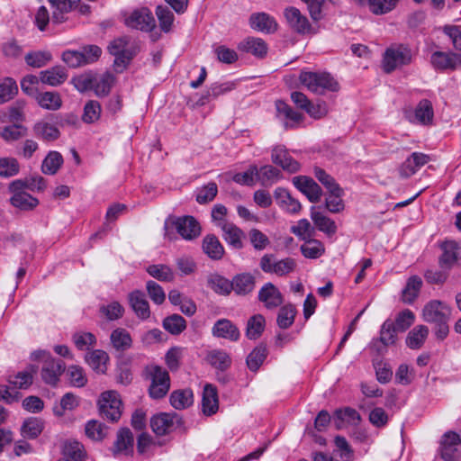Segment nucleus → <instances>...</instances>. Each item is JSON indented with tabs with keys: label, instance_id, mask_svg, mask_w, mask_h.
I'll return each mask as SVG.
<instances>
[{
	"label": "nucleus",
	"instance_id": "13d9d810",
	"mask_svg": "<svg viewBox=\"0 0 461 461\" xmlns=\"http://www.w3.org/2000/svg\"><path fill=\"white\" fill-rule=\"evenodd\" d=\"M63 454L68 461H82L84 458V448L77 441H68L63 447Z\"/></svg>",
	"mask_w": 461,
	"mask_h": 461
},
{
	"label": "nucleus",
	"instance_id": "864d4df0",
	"mask_svg": "<svg viewBox=\"0 0 461 461\" xmlns=\"http://www.w3.org/2000/svg\"><path fill=\"white\" fill-rule=\"evenodd\" d=\"M18 93L16 82L11 77H5L0 82V104L9 102Z\"/></svg>",
	"mask_w": 461,
	"mask_h": 461
},
{
	"label": "nucleus",
	"instance_id": "412c9836",
	"mask_svg": "<svg viewBox=\"0 0 461 461\" xmlns=\"http://www.w3.org/2000/svg\"><path fill=\"white\" fill-rule=\"evenodd\" d=\"M250 27L265 33H273L277 30L276 20L266 13L252 14L249 17Z\"/></svg>",
	"mask_w": 461,
	"mask_h": 461
},
{
	"label": "nucleus",
	"instance_id": "4468645a",
	"mask_svg": "<svg viewBox=\"0 0 461 461\" xmlns=\"http://www.w3.org/2000/svg\"><path fill=\"white\" fill-rule=\"evenodd\" d=\"M293 183L312 203L320 201L322 191L320 185L311 177L305 176H294Z\"/></svg>",
	"mask_w": 461,
	"mask_h": 461
},
{
	"label": "nucleus",
	"instance_id": "bf43d9fd",
	"mask_svg": "<svg viewBox=\"0 0 461 461\" xmlns=\"http://www.w3.org/2000/svg\"><path fill=\"white\" fill-rule=\"evenodd\" d=\"M40 81V77L26 75L21 80V89L28 96L35 98L39 94L38 86Z\"/></svg>",
	"mask_w": 461,
	"mask_h": 461
},
{
	"label": "nucleus",
	"instance_id": "49530a36",
	"mask_svg": "<svg viewBox=\"0 0 461 461\" xmlns=\"http://www.w3.org/2000/svg\"><path fill=\"white\" fill-rule=\"evenodd\" d=\"M296 309L295 307L291 304L287 303L285 305L281 306V308L278 311L276 322L280 329H288L294 321V318L296 315Z\"/></svg>",
	"mask_w": 461,
	"mask_h": 461
},
{
	"label": "nucleus",
	"instance_id": "338daca9",
	"mask_svg": "<svg viewBox=\"0 0 461 461\" xmlns=\"http://www.w3.org/2000/svg\"><path fill=\"white\" fill-rule=\"evenodd\" d=\"M315 177L328 189L330 194H338L340 187L336 183L335 179L327 174L323 169L316 167L314 169Z\"/></svg>",
	"mask_w": 461,
	"mask_h": 461
},
{
	"label": "nucleus",
	"instance_id": "dca6fc26",
	"mask_svg": "<svg viewBox=\"0 0 461 461\" xmlns=\"http://www.w3.org/2000/svg\"><path fill=\"white\" fill-rule=\"evenodd\" d=\"M443 253L439 258V265L444 268H451L461 263V246L456 241H446L442 245Z\"/></svg>",
	"mask_w": 461,
	"mask_h": 461
},
{
	"label": "nucleus",
	"instance_id": "9b49d317",
	"mask_svg": "<svg viewBox=\"0 0 461 461\" xmlns=\"http://www.w3.org/2000/svg\"><path fill=\"white\" fill-rule=\"evenodd\" d=\"M258 300L267 310H275L282 306L285 298L281 291L273 283L267 282L259 289Z\"/></svg>",
	"mask_w": 461,
	"mask_h": 461
},
{
	"label": "nucleus",
	"instance_id": "7c9ffc66",
	"mask_svg": "<svg viewBox=\"0 0 461 461\" xmlns=\"http://www.w3.org/2000/svg\"><path fill=\"white\" fill-rule=\"evenodd\" d=\"M34 99L36 100L39 106L45 110L57 111L62 106V99L58 92H39Z\"/></svg>",
	"mask_w": 461,
	"mask_h": 461
},
{
	"label": "nucleus",
	"instance_id": "8fccbe9b",
	"mask_svg": "<svg viewBox=\"0 0 461 461\" xmlns=\"http://www.w3.org/2000/svg\"><path fill=\"white\" fill-rule=\"evenodd\" d=\"M146 270L149 275L161 282H172L175 278L173 269L167 265H150Z\"/></svg>",
	"mask_w": 461,
	"mask_h": 461
},
{
	"label": "nucleus",
	"instance_id": "ddd939ff",
	"mask_svg": "<svg viewBox=\"0 0 461 461\" xmlns=\"http://www.w3.org/2000/svg\"><path fill=\"white\" fill-rule=\"evenodd\" d=\"M173 224L185 240H192L201 234V226L193 216L178 217L173 221Z\"/></svg>",
	"mask_w": 461,
	"mask_h": 461
},
{
	"label": "nucleus",
	"instance_id": "a211bd4d",
	"mask_svg": "<svg viewBox=\"0 0 461 461\" xmlns=\"http://www.w3.org/2000/svg\"><path fill=\"white\" fill-rule=\"evenodd\" d=\"M212 333L216 338L237 341L240 337L238 327L228 319L218 320L212 329Z\"/></svg>",
	"mask_w": 461,
	"mask_h": 461
},
{
	"label": "nucleus",
	"instance_id": "4be33fe9",
	"mask_svg": "<svg viewBox=\"0 0 461 461\" xmlns=\"http://www.w3.org/2000/svg\"><path fill=\"white\" fill-rule=\"evenodd\" d=\"M274 198L278 206L289 213H297L302 208L299 201L292 197L285 188H276L274 192Z\"/></svg>",
	"mask_w": 461,
	"mask_h": 461
},
{
	"label": "nucleus",
	"instance_id": "c85d7f7f",
	"mask_svg": "<svg viewBox=\"0 0 461 461\" xmlns=\"http://www.w3.org/2000/svg\"><path fill=\"white\" fill-rule=\"evenodd\" d=\"M276 108L277 114L279 116H282L285 122V125L286 128H293L299 124L303 119V116L302 113L294 111L291 106H289L286 103L281 100H277L276 102Z\"/></svg>",
	"mask_w": 461,
	"mask_h": 461
},
{
	"label": "nucleus",
	"instance_id": "6e6d98bb",
	"mask_svg": "<svg viewBox=\"0 0 461 461\" xmlns=\"http://www.w3.org/2000/svg\"><path fill=\"white\" fill-rule=\"evenodd\" d=\"M265 328V318L261 314L252 316L247 325L246 335L249 339H258Z\"/></svg>",
	"mask_w": 461,
	"mask_h": 461
},
{
	"label": "nucleus",
	"instance_id": "774afa93",
	"mask_svg": "<svg viewBox=\"0 0 461 461\" xmlns=\"http://www.w3.org/2000/svg\"><path fill=\"white\" fill-rule=\"evenodd\" d=\"M156 14L159 21L161 30L165 32H168L171 30L174 21V14L167 7L158 6Z\"/></svg>",
	"mask_w": 461,
	"mask_h": 461
},
{
	"label": "nucleus",
	"instance_id": "f8f14e48",
	"mask_svg": "<svg viewBox=\"0 0 461 461\" xmlns=\"http://www.w3.org/2000/svg\"><path fill=\"white\" fill-rule=\"evenodd\" d=\"M284 15L289 28L294 32L299 34H305L311 32L312 27L307 17L296 7H286L284 11Z\"/></svg>",
	"mask_w": 461,
	"mask_h": 461
},
{
	"label": "nucleus",
	"instance_id": "9d476101",
	"mask_svg": "<svg viewBox=\"0 0 461 461\" xmlns=\"http://www.w3.org/2000/svg\"><path fill=\"white\" fill-rule=\"evenodd\" d=\"M125 24L132 29L149 32L155 27V19L149 9L142 7L132 11L125 18Z\"/></svg>",
	"mask_w": 461,
	"mask_h": 461
},
{
	"label": "nucleus",
	"instance_id": "69168bd1",
	"mask_svg": "<svg viewBox=\"0 0 461 461\" xmlns=\"http://www.w3.org/2000/svg\"><path fill=\"white\" fill-rule=\"evenodd\" d=\"M414 320V313L411 310L405 309L398 313L393 324L398 331L403 332L412 325Z\"/></svg>",
	"mask_w": 461,
	"mask_h": 461
},
{
	"label": "nucleus",
	"instance_id": "4d7b16f0",
	"mask_svg": "<svg viewBox=\"0 0 461 461\" xmlns=\"http://www.w3.org/2000/svg\"><path fill=\"white\" fill-rule=\"evenodd\" d=\"M336 451L335 456L338 457V461H352L353 460V450L348 445L347 439L344 437L337 436L335 438Z\"/></svg>",
	"mask_w": 461,
	"mask_h": 461
},
{
	"label": "nucleus",
	"instance_id": "bb28decb",
	"mask_svg": "<svg viewBox=\"0 0 461 461\" xmlns=\"http://www.w3.org/2000/svg\"><path fill=\"white\" fill-rule=\"evenodd\" d=\"M238 49L258 58H264L267 53V43L262 39L255 37H249L240 41Z\"/></svg>",
	"mask_w": 461,
	"mask_h": 461
},
{
	"label": "nucleus",
	"instance_id": "680f3d73",
	"mask_svg": "<svg viewBox=\"0 0 461 461\" xmlns=\"http://www.w3.org/2000/svg\"><path fill=\"white\" fill-rule=\"evenodd\" d=\"M267 357L265 348H255L247 357V366L250 371H257Z\"/></svg>",
	"mask_w": 461,
	"mask_h": 461
},
{
	"label": "nucleus",
	"instance_id": "4c0bfd02",
	"mask_svg": "<svg viewBox=\"0 0 461 461\" xmlns=\"http://www.w3.org/2000/svg\"><path fill=\"white\" fill-rule=\"evenodd\" d=\"M52 60V55L49 50H32L24 56L25 63L33 68H41Z\"/></svg>",
	"mask_w": 461,
	"mask_h": 461
},
{
	"label": "nucleus",
	"instance_id": "393cba45",
	"mask_svg": "<svg viewBox=\"0 0 461 461\" xmlns=\"http://www.w3.org/2000/svg\"><path fill=\"white\" fill-rule=\"evenodd\" d=\"M130 304L136 315L146 320L150 315L149 302L145 294L140 290H135L129 294Z\"/></svg>",
	"mask_w": 461,
	"mask_h": 461
},
{
	"label": "nucleus",
	"instance_id": "79ce46f5",
	"mask_svg": "<svg viewBox=\"0 0 461 461\" xmlns=\"http://www.w3.org/2000/svg\"><path fill=\"white\" fill-rule=\"evenodd\" d=\"M208 286L216 294L229 295L232 291L231 281L222 276L214 274L208 277Z\"/></svg>",
	"mask_w": 461,
	"mask_h": 461
},
{
	"label": "nucleus",
	"instance_id": "6ab92c4d",
	"mask_svg": "<svg viewBox=\"0 0 461 461\" xmlns=\"http://www.w3.org/2000/svg\"><path fill=\"white\" fill-rule=\"evenodd\" d=\"M176 422H180L177 414L160 413L151 419L150 426L157 435L163 436L170 431Z\"/></svg>",
	"mask_w": 461,
	"mask_h": 461
},
{
	"label": "nucleus",
	"instance_id": "20e7f679",
	"mask_svg": "<svg viewBox=\"0 0 461 461\" xmlns=\"http://www.w3.org/2000/svg\"><path fill=\"white\" fill-rule=\"evenodd\" d=\"M412 59V52L407 46L398 44L389 47L383 58V68L386 73L409 65Z\"/></svg>",
	"mask_w": 461,
	"mask_h": 461
},
{
	"label": "nucleus",
	"instance_id": "f704fd0d",
	"mask_svg": "<svg viewBox=\"0 0 461 461\" xmlns=\"http://www.w3.org/2000/svg\"><path fill=\"white\" fill-rule=\"evenodd\" d=\"M430 62L436 69H455L456 66V55L443 51H435L430 57Z\"/></svg>",
	"mask_w": 461,
	"mask_h": 461
},
{
	"label": "nucleus",
	"instance_id": "aec40b11",
	"mask_svg": "<svg viewBox=\"0 0 461 461\" xmlns=\"http://www.w3.org/2000/svg\"><path fill=\"white\" fill-rule=\"evenodd\" d=\"M232 291L238 295H247L256 287V277L249 272L237 274L231 280Z\"/></svg>",
	"mask_w": 461,
	"mask_h": 461
},
{
	"label": "nucleus",
	"instance_id": "de8ad7c7",
	"mask_svg": "<svg viewBox=\"0 0 461 461\" xmlns=\"http://www.w3.org/2000/svg\"><path fill=\"white\" fill-rule=\"evenodd\" d=\"M304 241L300 249L305 258L314 259L323 255L325 249L320 240L311 238Z\"/></svg>",
	"mask_w": 461,
	"mask_h": 461
},
{
	"label": "nucleus",
	"instance_id": "0e129e2a",
	"mask_svg": "<svg viewBox=\"0 0 461 461\" xmlns=\"http://www.w3.org/2000/svg\"><path fill=\"white\" fill-rule=\"evenodd\" d=\"M396 331L398 330L395 329L393 321H385L381 327L380 341L385 346L393 345L396 339Z\"/></svg>",
	"mask_w": 461,
	"mask_h": 461
},
{
	"label": "nucleus",
	"instance_id": "f3484780",
	"mask_svg": "<svg viewBox=\"0 0 461 461\" xmlns=\"http://www.w3.org/2000/svg\"><path fill=\"white\" fill-rule=\"evenodd\" d=\"M271 158L273 163L289 173H295L300 169V164L290 156L283 146H276L272 149Z\"/></svg>",
	"mask_w": 461,
	"mask_h": 461
},
{
	"label": "nucleus",
	"instance_id": "58836bf2",
	"mask_svg": "<svg viewBox=\"0 0 461 461\" xmlns=\"http://www.w3.org/2000/svg\"><path fill=\"white\" fill-rule=\"evenodd\" d=\"M170 403L176 410H183L194 402V394L190 389L176 390L170 394Z\"/></svg>",
	"mask_w": 461,
	"mask_h": 461
},
{
	"label": "nucleus",
	"instance_id": "0eeeda50",
	"mask_svg": "<svg viewBox=\"0 0 461 461\" xmlns=\"http://www.w3.org/2000/svg\"><path fill=\"white\" fill-rule=\"evenodd\" d=\"M26 186L23 180H15L9 185V190L13 193L10 198L12 205L23 211L32 210L39 203L38 199L24 191Z\"/></svg>",
	"mask_w": 461,
	"mask_h": 461
},
{
	"label": "nucleus",
	"instance_id": "e2e57ef3",
	"mask_svg": "<svg viewBox=\"0 0 461 461\" xmlns=\"http://www.w3.org/2000/svg\"><path fill=\"white\" fill-rule=\"evenodd\" d=\"M20 166L14 158H0V176L11 177L18 174Z\"/></svg>",
	"mask_w": 461,
	"mask_h": 461
},
{
	"label": "nucleus",
	"instance_id": "5fc2aeb1",
	"mask_svg": "<svg viewBox=\"0 0 461 461\" xmlns=\"http://www.w3.org/2000/svg\"><path fill=\"white\" fill-rule=\"evenodd\" d=\"M164 329L173 335L180 334L186 328L185 320L178 314H172L163 321Z\"/></svg>",
	"mask_w": 461,
	"mask_h": 461
},
{
	"label": "nucleus",
	"instance_id": "c756f323",
	"mask_svg": "<svg viewBox=\"0 0 461 461\" xmlns=\"http://www.w3.org/2000/svg\"><path fill=\"white\" fill-rule=\"evenodd\" d=\"M311 219L316 228L328 236H332L337 232V225L335 221L325 216L322 212L317 211L315 206L311 208Z\"/></svg>",
	"mask_w": 461,
	"mask_h": 461
},
{
	"label": "nucleus",
	"instance_id": "7ed1b4c3",
	"mask_svg": "<svg viewBox=\"0 0 461 461\" xmlns=\"http://www.w3.org/2000/svg\"><path fill=\"white\" fill-rule=\"evenodd\" d=\"M111 55L114 56L113 67L115 71L122 72L131 59L139 52L136 43L131 42L129 37L123 36L114 39L108 46Z\"/></svg>",
	"mask_w": 461,
	"mask_h": 461
},
{
	"label": "nucleus",
	"instance_id": "c9c22d12",
	"mask_svg": "<svg viewBox=\"0 0 461 461\" xmlns=\"http://www.w3.org/2000/svg\"><path fill=\"white\" fill-rule=\"evenodd\" d=\"M203 250L212 259H221L224 254V249L218 238L214 235H206L203 240Z\"/></svg>",
	"mask_w": 461,
	"mask_h": 461
},
{
	"label": "nucleus",
	"instance_id": "6e6552de",
	"mask_svg": "<svg viewBox=\"0 0 461 461\" xmlns=\"http://www.w3.org/2000/svg\"><path fill=\"white\" fill-rule=\"evenodd\" d=\"M40 356L44 357V365L41 368L42 380L48 384L55 385L65 370V364L61 360L54 359L45 351L37 353L36 357Z\"/></svg>",
	"mask_w": 461,
	"mask_h": 461
},
{
	"label": "nucleus",
	"instance_id": "e433bc0d",
	"mask_svg": "<svg viewBox=\"0 0 461 461\" xmlns=\"http://www.w3.org/2000/svg\"><path fill=\"white\" fill-rule=\"evenodd\" d=\"M207 362L216 369L224 371L231 365V357L222 349H212L206 356Z\"/></svg>",
	"mask_w": 461,
	"mask_h": 461
},
{
	"label": "nucleus",
	"instance_id": "09e8293b",
	"mask_svg": "<svg viewBox=\"0 0 461 461\" xmlns=\"http://www.w3.org/2000/svg\"><path fill=\"white\" fill-rule=\"evenodd\" d=\"M34 133L44 140L52 141L59 137V131L55 126L46 122H39L33 127Z\"/></svg>",
	"mask_w": 461,
	"mask_h": 461
},
{
	"label": "nucleus",
	"instance_id": "5701e85b",
	"mask_svg": "<svg viewBox=\"0 0 461 461\" xmlns=\"http://www.w3.org/2000/svg\"><path fill=\"white\" fill-rule=\"evenodd\" d=\"M219 409V400L216 387L211 384H207L203 387L202 398V411L211 416L217 412Z\"/></svg>",
	"mask_w": 461,
	"mask_h": 461
},
{
	"label": "nucleus",
	"instance_id": "473e14b6",
	"mask_svg": "<svg viewBox=\"0 0 461 461\" xmlns=\"http://www.w3.org/2000/svg\"><path fill=\"white\" fill-rule=\"evenodd\" d=\"M111 344L117 351H126L132 346L131 334L122 328L113 330L110 336Z\"/></svg>",
	"mask_w": 461,
	"mask_h": 461
},
{
	"label": "nucleus",
	"instance_id": "a19ab883",
	"mask_svg": "<svg viewBox=\"0 0 461 461\" xmlns=\"http://www.w3.org/2000/svg\"><path fill=\"white\" fill-rule=\"evenodd\" d=\"M109 357L106 352L96 349L86 356L88 365L97 373L104 374L106 371V362Z\"/></svg>",
	"mask_w": 461,
	"mask_h": 461
},
{
	"label": "nucleus",
	"instance_id": "37998d69",
	"mask_svg": "<svg viewBox=\"0 0 461 461\" xmlns=\"http://www.w3.org/2000/svg\"><path fill=\"white\" fill-rule=\"evenodd\" d=\"M108 432V428L98 420H88L85 425L86 437L94 441H102Z\"/></svg>",
	"mask_w": 461,
	"mask_h": 461
},
{
	"label": "nucleus",
	"instance_id": "a18cd8bd",
	"mask_svg": "<svg viewBox=\"0 0 461 461\" xmlns=\"http://www.w3.org/2000/svg\"><path fill=\"white\" fill-rule=\"evenodd\" d=\"M434 117L432 104L427 99L421 100L415 109L416 120L423 124H431Z\"/></svg>",
	"mask_w": 461,
	"mask_h": 461
},
{
	"label": "nucleus",
	"instance_id": "2f4dec72",
	"mask_svg": "<svg viewBox=\"0 0 461 461\" xmlns=\"http://www.w3.org/2000/svg\"><path fill=\"white\" fill-rule=\"evenodd\" d=\"M422 280L418 276H411L406 283L405 287L402 291V301L404 303L411 304L419 296L422 287Z\"/></svg>",
	"mask_w": 461,
	"mask_h": 461
},
{
	"label": "nucleus",
	"instance_id": "603ef678",
	"mask_svg": "<svg viewBox=\"0 0 461 461\" xmlns=\"http://www.w3.org/2000/svg\"><path fill=\"white\" fill-rule=\"evenodd\" d=\"M63 164V158L58 151H50L44 158L41 170L46 175H54Z\"/></svg>",
	"mask_w": 461,
	"mask_h": 461
},
{
	"label": "nucleus",
	"instance_id": "cd10ccee",
	"mask_svg": "<svg viewBox=\"0 0 461 461\" xmlns=\"http://www.w3.org/2000/svg\"><path fill=\"white\" fill-rule=\"evenodd\" d=\"M459 443L460 438L456 433L448 431L444 434L440 447L442 458L446 461H453Z\"/></svg>",
	"mask_w": 461,
	"mask_h": 461
},
{
	"label": "nucleus",
	"instance_id": "ea45409f",
	"mask_svg": "<svg viewBox=\"0 0 461 461\" xmlns=\"http://www.w3.org/2000/svg\"><path fill=\"white\" fill-rule=\"evenodd\" d=\"M429 335V329L425 325L414 327L406 338V345L411 349H418L422 347Z\"/></svg>",
	"mask_w": 461,
	"mask_h": 461
},
{
	"label": "nucleus",
	"instance_id": "052dcab7",
	"mask_svg": "<svg viewBox=\"0 0 461 461\" xmlns=\"http://www.w3.org/2000/svg\"><path fill=\"white\" fill-rule=\"evenodd\" d=\"M291 231L303 240L311 239L315 233L314 228L307 219L298 221L297 224L291 228Z\"/></svg>",
	"mask_w": 461,
	"mask_h": 461
},
{
	"label": "nucleus",
	"instance_id": "c03bdc74",
	"mask_svg": "<svg viewBox=\"0 0 461 461\" xmlns=\"http://www.w3.org/2000/svg\"><path fill=\"white\" fill-rule=\"evenodd\" d=\"M114 83V77L110 73H104L99 77H94L93 90L97 96L107 95Z\"/></svg>",
	"mask_w": 461,
	"mask_h": 461
},
{
	"label": "nucleus",
	"instance_id": "423d86ee",
	"mask_svg": "<svg viewBox=\"0 0 461 461\" xmlns=\"http://www.w3.org/2000/svg\"><path fill=\"white\" fill-rule=\"evenodd\" d=\"M52 7V22L62 23L68 18L67 14L74 10H78L80 14H86L90 11L87 5L81 4L80 0H48Z\"/></svg>",
	"mask_w": 461,
	"mask_h": 461
},
{
	"label": "nucleus",
	"instance_id": "3c124183",
	"mask_svg": "<svg viewBox=\"0 0 461 461\" xmlns=\"http://www.w3.org/2000/svg\"><path fill=\"white\" fill-rule=\"evenodd\" d=\"M27 135V128L19 123L0 128V136L7 142L18 140Z\"/></svg>",
	"mask_w": 461,
	"mask_h": 461
},
{
	"label": "nucleus",
	"instance_id": "2eb2a0df",
	"mask_svg": "<svg viewBox=\"0 0 461 461\" xmlns=\"http://www.w3.org/2000/svg\"><path fill=\"white\" fill-rule=\"evenodd\" d=\"M430 161L429 156L421 152H413L401 165L399 173L402 177H410L414 175L421 167Z\"/></svg>",
	"mask_w": 461,
	"mask_h": 461
},
{
	"label": "nucleus",
	"instance_id": "b1692460",
	"mask_svg": "<svg viewBox=\"0 0 461 461\" xmlns=\"http://www.w3.org/2000/svg\"><path fill=\"white\" fill-rule=\"evenodd\" d=\"M68 78L65 68L54 66L49 69L40 72L41 82L50 86H58L63 84Z\"/></svg>",
	"mask_w": 461,
	"mask_h": 461
},
{
	"label": "nucleus",
	"instance_id": "72a5a7b5",
	"mask_svg": "<svg viewBox=\"0 0 461 461\" xmlns=\"http://www.w3.org/2000/svg\"><path fill=\"white\" fill-rule=\"evenodd\" d=\"M224 240L234 249L242 248L243 231L232 222H221Z\"/></svg>",
	"mask_w": 461,
	"mask_h": 461
},
{
	"label": "nucleus",
	"instance_id": "f03ea898",
	"mask_svg": "<svg viewBox=\"0 0 461 461\" xmlns=\"http://www.w3.org/2000/svg\"><path fill=\"white\" fill-rule=\"evenodd\" d=\"M144 378L149 382L148 388L151 399L164 398L170 389L168 372L158 365H149L143 370Z\"/></svg>",
	"mask_w": 461,
	"mask_h": 461
},
{
	"label": "nucleus",
	"instance_id": "1a4fd4ad",
	"mask_svg": "<svg viewBox=\"0 0 461 461\" xmlns=\"http://www.w3.org/2000/svg\"><path fill=\"white\" fill-rule=\"evenodd\" d=\"M451 315L450 308L443 302L431 300L422 309V318L429 323H439L449 321Z\"/></svg>",
	"mask_w": 461,
	"mask_h": 461
},
{
	"label": "nucleus",
	"instance_id": "39448f33",
	"mask_svg": "<svg viewBox=\"0 0 461 461\" xmlns=\"http://www.w3.org/2000/svg\"><path fill=\"white\" fill-rule=\"evenodd\" d=\"M100 415L112 422H116L122 416V401L117 392L107 391L101 394L98 401Z\"/></svg>",
	"mask_w": 461,
	"mask_h": 461
},
{
	"label": "nucleus",
	"instance_id": "f257e3e1",
	"mask_svg": "<svg viewBox=\"0 0 461 461\" xmlns=\"http://www.w3.org/2000/svg\"><path fill=\"white\" fill-rule=\"evenodd\" d=\"M298 78L304 87L317 95L337 92L339 89L338 81L327 72L302 70Z\"/></svg>",
	"mask_w": 461,
	"mask_h": 461
},
{
	"label": "nucleus",
	"instance_id": "a878e982",
	"mask_svg": "<svg viewBox=\"0 0 461 461\" xmlns=\"http://www.w3.org/2000/svg\"><path fill=\"white\" fill-rule=\"evenodd\" d=\"M133 450V435L127 428L121 429L117 433V438L113 447L114 456L128 455Z\"/></svg>",
	"mask_w": 461,
	"mask_h": 461
}]
</instances>
